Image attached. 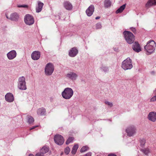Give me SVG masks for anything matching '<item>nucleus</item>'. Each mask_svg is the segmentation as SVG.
<instances>
[{"label":"nucleus","instance_id":"1","mask_svg":"<svg viewBox=\"0 0 156 156\" xmlns=\"http://www.w3.org/2000/svg\"><path fill=\"white\" fill-rule=\"evenodd\" d=\"M156 46L155 42L152 40L148 41L144 48L147 52V54L149 55L154 52L155 50Z\"/></svg>","mask_w":156,"mask_h":156},{"label":"nucleus","instance_id":"2","mask_svg":"<svg viewBox=\"0 0 156 156\" xmlns=\"http://www.w3.org/2000/svg\"><path fill=\"white\" fill-rule=\"evenodd\" d=\"M73 94V90L71 88L69 87L65 88L61 93L62 97L66 100L70 99L72 97Z\"/></svg>","mask_w":156,"mask_h":156},{"label":"nucleus","instance_id":"3","mask_svg":"<svg viewBox=\"0 0 156 156\" xmlns=\"http://www.w3.org/2000/svg\"><path fill=\"white\" fill-rule=\"evenodd\" d=\"M121 67L125 70L131 69L133 67L132 61L130 58H127L122 62Z\"/></svg>","mask_w":156,"mask_h":156},{"label":"nucleus","instance_id":"4","mask_svg":"<svg viewBox=\"0 0 156 156\" xmlns=\"http://www.w3.org/2000/svg\"><path fill=\"white\" fill-rule=\"evenodd\" d=\"M125 38L129 44L133 43L134 41L135 38L133 34L131 32L127 31H125L123 32Z\"/></svg>","mask_w":156,"mask_h":156},{"label":"nucleus","instance_id":"5","mask_svg":"<svg viewBox=\"0 0 156 156\" xmlns=\"http://www.w3.org/2000/svg\"><path fill=\"white\" fill-rule=\"evenodd\" d=\"M17 87L21 90H25L27 89L25 78L24 76H22L19 78Z\"/></svg>","mask_w":156,"mask_h":156},{"label":"nucleus","instance_id":"6","mask_svg":"<svg viewBox=\"0 0 156 156\" xmlns=\"http://www.w3.org/2000/svg\"><path fill=\"white\" fill-rule=\"evenodd\" d=\"M125 131L128 136H133L136 133V128L134 125H130L126 128Z\"/></svg>","mask_w":156,"mask_h":156},{"label":"nucleus","instance_id":"7","mask_svg":"<svg viewBox=\"0 0 156 156\" xmlns=\"http://www.w3.org/2000/svg\"><path fill=\"white\" fill-rule=\"evenodd\" d=\"M54 69V68L53 64L50 62L48 63L45 66L44 71L45 74L48 76L51 75Z\"/></svg>","mask_w":156,"mask_h":156},{"label":"nucleus","instance_id":"8","mask_svg":"<svg viewBox=\"0 0 156 156\" xmlns=\"http://www.w3.org/2000/svg\"><path fill=\"white\" fill-rule=\"evenodd\" d=\"M24 21L25 23L28 25H32L34 22L33 17L29 14L26 15L25 16Z\"/></svg>","mask_w":156,"mask_h":156},{"label":"nucleus","instance_id":"9","mask_svg":"<svg viewBox=\"0 0 156 156\" xmlns=\"http://www.w3.org/2000/svg\"><path fill=\"white\" fill-rule=\"evenodd\" d=\"M54 140L56 144L59 145L62 144L64 141L63 137L59 134L56 135L55 136Z\"/></svg>","mask_w":156,"mask_h":156},{"label":"nucleus","instance_id":"10","mask_svg":"<svg viewBox=\"0 0 156 156\" xmlns=\"http://www.w3.org/2000/svg\"><path fill=\"white\" fill-rule=\"evenodd\" d=\"M78 76V75L76 73L72 72H70L66 75V77L67 79L73 81L76 80Z\"/></svg>","mask_w":156,"mask_h":156},{"label":"nucleus","instance_id":"11","mask_svg":"<svg viewBox=\"0 0 156 156\" xmlns=\"http://www.w3.org/2000/svg\"><path fill=\"white\" fill-rule=\"evenodd\" d=\"M147 119L152 122H155L156 121V112L153 111L150 112L148 114Z\"/></svg>","mask_w":156,"mask_h":156},{"label":"nucleus","instance_id":"12","mask_svg":"<svg viewBox=\"0 0 156 156\" xmlns=\"http://www.w3.org/2000/svg\"><path fill=\"white\" fill-rule=\"evenodd\" d=\"M17 55V53L15 50H12L7 54L8 58L10 60H12L15 58Z\"/></svg>","mask_w":156,"mask_h":156},{"label":"nucleus","instance_id":"13","mask_svg":"<svg viewBox=\"0 0 156 156\" xmlns=\"http://www.w3.org/2000/svg\"><path fill=\"white\" fill-rule=\"evenodd\" d=\"M40 56V52L38 51H34L31 54V58L34 60H37L39 59Z\"/></svg>","mask_w":156,"mask_h":156},{"label":"nucleus","instance_id":"14","mask_svg":"<svg viewBox=\"0 0 156 156\" xmlns=\"http://www.w3.org/2000/svg\"><path fill=\"white\" fill-rule=\"evenodd\" d=\"M94 10V7L93 5H91L87 9L86 12L88 16H91L93 14Z\"/></svg>","mask_w":156,"mask_h":156},{"label":"nucleus","instance_id":"15","mask_svg":"<svg viewBox=\"0 0 156 156\" xmlns=\"http://www.w3.org/2000/svg\"><path fill=\"white\" fill-rule=\"evenodd\" d=\"M63 5L64 8L67 10L70 11L72 10L73 9V5L69 1H65L63 3Z\"/></svg>","mask_w":156,"mask_h":156},{"label":"nucleus","instance_id":"16","mask_svg":"<svg viewBox=\"0 0 156 156\" xmlns=\"http://www.w3.org/2000/svg\"><path fill=\"white\" fill-rule=\"evenodd\" d=\"M78 50L76 47L72 48L69 51V55L71 57H74L77 54Z\"/></svg>","mask_w":156,"mask_h":156},{"label":"nucleus","instance_id":"17","mask_svg":"<svg viewBox=\"0 0 156 156\" xmlns=\"http://www.w3.org/2000/svg\"><path fill=\"white\" fill-rule=\"evenodd\" d=\"M6 101L9 102L13 101L14 98L13 94L11 93H7L5 96Z\"/></svg>","mask_w":156,"mask_h":156},{"label":"nucleus","instance_id":"18","mask_svg":"<svg viewBox=\"0 0 156 156\" xmlns=\"http://www.w3.org/2000/svg\"><path fill=\"white\" fill-rule=\"evenodd\" d=\"M133 50L137 52H139L141 51V48L138 42H135L132 45Z\"/></svg>","mask_w":156,"mask_h":156},{"label":"nucleus","instance_id":"19","mask_svg":"<svg viewBox=\"0 0 156 156\" xmlns=\"http://www.w3.org/2000/svg\"><path fill=\"white\" fill-rule=\"evenodd\" d=\"M9 19L12 21H17L19 19V16L16 12L13 13L10 15Z\"/></svg>","mask_w":156,"mask_h":156},{"label":"nucleus","instance_id":"20","mask_svg":"<svg viewBox=\"0 0 156 156\" xmlns=\"http://www.w3.org/2000/svg\"><path fill=\"white\" fill-rule=\"evenodd\" d=\"M156 5L155 0H149L146 4V7L148 9L151 6Z\"/></svg>","mask_w":156,"mask_h":156},{"label":"nucleus","instance_id":"21","mask_svg":"<svg viewBox=\"0 0 156 156\" xmlns=\"http://www.w3.org/2000/svg\"><path fill=\"white\" fill-rule=\"evenodd\" d=\"M37 4L38 5L36 8V12H39L41 11L44 4L40 1H37Z\"/></svg>","mask_w":156,"mask_h":156},{"label":"nucleus","instance_id":"22","mask_svg":"<svg viewBox=\"0 0 156 156\" xmlns=\"http://www.w3.org/2000/svg\"><path fill=\"white\" fill-rule=\"evenodd\" d=\"M37 114L39 115H44L46 114L45 109L43 108H40L37 111Z\"/></svg>","mask_w":156,"mask_h":156},{"label":"nucleus","instance_id":"23","mask_svg":"<svg viewBox=\"0 0 156 156\" xmlns=\"http://www.w3.org/2000/svg\"><path fill=\"white\" fill-rule=\"evenodd\" d=\"M49 150V148L48 147L45 146L43 147L40 150V151L44 155L48 152Z\"/></svg>","mask_w":156,"mask_h":156},{"label":"nucleus","instance_id":"24","mask_svg":"<svg viewBox=\"0 0 156 156\" xmlns=\"http://www.w3.org/2000/svg\"><path fill=\"white\" fill-rule=\"evenodd\" d=\"M126 5V4H125L121 6L116 11V13H121L122 12L123 10L125 8Z\"/></svg>","mask_w":156,"mask_h":156},{"label":"nucleus","instance_id":"25","mask_svg":"<svg viewBox=\"0 0 156 156\" xmlns=\"http://www.w3.org/2000/svg\"><path fill=\"white\" fill-rule=\"evenodd\" d=\"M111 2L110 0H105L104 1V5L105 8H108L111 6Z\"/></svg>","mask_w":156,"mask_h":156},{"label":"nucleus","instance_id":"26","mask_svg":"<svg viewBox=\"0 0 156 156\" xmlns=\"http://www.w3.org/2000/svg\"><path fill=\"white\" fill-rule=\"evenodd\" d=\"M141 151L144 154L147 155L148 154L151 152V151L149 148H145L141 150Z\"/></svg>","mask_w":156,"mask_h":156},{"label":"nucleus","instance_id":"27","mask_svg":"<svg viewBox=\"0 0 156 156\" xmlns=\"http://www.w3.org/2000/svg\"><path fill=\"white\" fill-rule=\"evenodd\" d=\"M78 148V144H75L73 147L72 150L71 151L72 154H75Z\"/></svg>","mask_w":156,"mask_h":156},{"label":"nucleus","instance_id":"28","mask_svg":"<svg viewBox=\"0 0 156 156\" xmlns=\"http://www.w3.org/2000/svg\"><path fill=\"white\" fill-rule=\"evenodd\" d=\"M27 120L28 122L30 124L33 123L34 121L33 118L28 115L27 116Z\"/></svg>","mask_w":156,"mask_h":156},{"label":"nucleus","instance_id":"29","mask_svg":"<svg viewBox=\"0 0 156 156\" xmlns=\"http://www.w3.org/2000/svg\"><path fill=\"white\" fill-rule=\"evenodd\" d=\"M89 147L87 146L83 147L80 150L81 152H83L87 151L89 149Z\"/></svg>","mask_w":156,"mask_h":156},{"label":"nucleus","instance_id":"30","mask_svg":"<svg viewBox=\"0 0 156 156\" xmlns=\"http://www.w3.org/2000/svg\"><path fill=\"white\" fill-rule=\"evenodd\" d=\"M140 145L143 147L144 146L146 143V140L144 139H142L140 140Z\"/></svg>","mask_w":156,"mask_h":156},{"label":"nucleus","instance_id":"31","mask_svg":"<svg viewBox=\"0 0 156 156\" xmlns=\"http://www.w3.org/2000/svg\"><path fill=\"white\" fill-rule=\"evenodd\" d=\"M73 140V137L69 138L66 142V144H68L72 142Z\"/></svg>","mask_w":156,"mask_h":156},{"label":"nucleus","instance_id":"32","mask_svg":"<svg viewBox=\"0 0 156 156\" xmlns=\"http://www.w3.org/2000/svg\"><path fill=\"white\" fill-rule=\"evenodd\" d=\"M70 151V149L69 147H66L65 150V153L66 154H69Z\"/></svg>","mask_w":156,"mask_h":156},{"label":"nucleus","instance_id":"33","mask_svg":"<svg viewBox=\"0 0 156 156\" xmlns=\"http://www.w3.org/2000/svg\"><path fill=\"white\" fill-rule=\"evenodd\" d=\"M101 27V23H97L96 25V27L97 29H100Z\"/></svg>","mask_w":156,"mask_h":156},{"label":"nucleus","instance_id":"34","mask_svg":"<svg viewBox=\"0 0 156 156\" xmlns=\"http://www.w3.org/2000/svg\"><path fill=\"white\" fill-rule=\"evenodd\" d=\"M105 103L106 105L109 106L110 107H112L113 106V104L111 102H110L108 101H105Z\"/></svg>","mask_w":156,"mask_h":156},{"label":"nucleus","instance_id":"35","mask_svg":"<svg viewBox=\"0 0 156 156\" xmlns=\"http://www.w3.org/2000/svg\"><path fill=\"white\" fill-rule=\"evenodd\" d=\"M101 69L102 70L105 72H107L108 70V68L105 66L102 67Z\"/></svg>","mask_w":156,"mask_h":156},{"label":"nucleus","instance_id":"36","mask_svg":"<svg viewBox=\"0 0 156 156\" xmlns=\"http://www.w3.org/2000/svg\"><path fill=\"white\" fill-rule=\"evenodd\" d=\"M156 101V95L153 96L150 99L151 102H154Z\"/></svg>","mask_w":156,"mask_h":156},{"label":"nucleus","instance_id":"37","mask_svg":"<svg viewBox=\"0 0 156 156\" xmlns=\"http://www.w3.org/2000/svg\"><path fill=\"white\" fill-rule=\"evenodd\" d=\"M35 156H44V155L40 151L37 153L35 155Z\"/></svg>","mask_w":156,"mask_h":156},{"label":"nucleus","instance_id":"38","mask_svg":"<svg viewBox=\"0 0 156 156\" xmlns=\"http://www.w3.org/2000/svg\"><path fill=\"white\" fill-rule=\"evenodd\" d=\"M17 7L19 8L23 7V8H27L28 7L27 5H19L17 6Z\"/></svg>","mask_w":156,"mask_h":156},{"label":"nucleus","instance_id":"39","mask_svg":"<svg viewBox=\"0 0 156 156\" xmlns=\"http://www.w3.org/2000/svg\"><path fill=\"white\" fill-rule=\"evenodd\" d=\"M131 30L134 33H135L136 32V30L135 28L132 27L130 28Z\"/></svg>","mask_w":156,"mask_h":156},{"label":"nucleus","instance_id":"40","mask_svg":"<svg viewBox=\"0 0 156 156\" xmlns=\"http://www.w3.org/2000/svg\"><path fill=\"white\" fill-rule=\"evenodd\" d=\"M91 152H88L87 153V154L83 155V156H91Z\"/></svg>","mask_w":156,"mask_h":156},{"label":"nucleus","instance_id":"41","mask_svg":"<svg viewBox=\"0 0 156 156\" xmlns=\"http://www.w3.org/2000/svg\"><path fill=\"white\" fill-rule=\"evenodd\" d=\"M38 126H34L32 127L30 129V130H31L32 129H34L36 127H37Z\"/></svg>","mask_w":156,"mask_h":156},{"label":"nucleus","instance_id":"42","mask_svg":"<svg viewBox=\"0 0 156 156\" xmlns=\"http://www.w3.org/2000/svg\"><path fill=\"white\" fill-rule=\"evenodd\" d=\"M155 73V72L154 71H152L151 72V74L152 75H154Z\"/></svg>","mask_w":156,"mask_h":156},{"label":"nucleus","instance_id":"43","mask_svg":"<svg viewBox=\"0 0 156 156\" xmlns=\"http://www.w3.org/2000/svg\"><path fill=\"white\" fill-rule=\"evenodd\" d=\"M108 156H117L116 155L114 154H109Z\"/></svg>","mask_w":156,"mask_h":156},{"label":"nucleus","instance_id":"44","mask_svg":"<svg viewBox=\"0 0 156 156\" xmlns=\"http://www.w3.org/2000/svg\"><path fill=\"white\" fill-rule=\"evenodd\" d=\"M5 16H6V17L7 19L10 20V19H9L10 17H9V16L6 14L5 15Z\"/></svg>","mask_w":156,"mask_h":156},{"label":"nucleus","instance_id":"45","mask_svg":"<svg viewBox=\"0 0 156 156\" xmlns=\"http://www.w3.org/2000/svg\"><path fill=\"white\" fill-rule=\"evenodd\" d=\"M100 18V17L99 16H97V17H96V18H95V19L96 20H98V19H99Z\"/></svg>","mask_w":156,"mask_h":156},{"label":"nucleus","instance_id":"46","mask_svg":"<svg viewBox=\"0 0 156 156\" xmlns=\"http://www.w3.org/2000/svg\"><path fill=\"white\" fill-rule=\"evenodd\" d=\"M29 156H34V155L32 154H30Z\"/></svg>","mask_w":156,"mask_h":156},{"label":"nucleus","instance_id":"47","mask_svg":"<svg viewBox=\"0 0 156 156\" xmlns=\"http://www.w3.org/2000/svg\"><path fill=\"white\" fill-rule=\"evenodd\" d=\"M138 156H143L141 155H138Z\"/></svg>","mask_w":156,"mask_h":156}]
</instances>
